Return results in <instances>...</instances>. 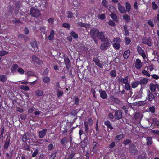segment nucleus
Here are the masks:
<instances>
[{"mask_svg": "<svg viewBox=\"0 0 159 159\" xmlns=\"http://www.w3.org/2000/svg\"><path fill=\"white\" fill-rule=\"evenodd\" d=\"M100 31L97 28H93L91 30L90 32V35L93 39L96 38Z\"/></svg>", "mask_w": 159, "mask_h": 159, "instance_id": "nucleus-1", "label": "nucleus"}, {"mask_svg": "<svg viewBox=\"0 0 159 159\" xmlns=\"http://www.w3.org/2000/svg\"><path fill=\"white\" fill-rule=\"evenodd\" d=\"M30 12L32 16L34 17H37L40 15V11L34 8H31L30 9Z\"/></svg>", "mask_w": 159, "mask_h": 159, "instance_id": "nucleus-2", "label": "nucleus"}, {"mask_svg": "<svg viewBox=\"0 0 159 159\" xmlns=\"http://www.w3.org/2000/svg\"><path fill=\"white\" fill-rule=\"evenodd\" d=\"M97 37L102 42H108V39L105 37L104 33L102 31L99 32Z\"/></svg>", "mask_w": 159, "mask_h": 159, "instance_id": "nucleus-3", "label": "nucleus"}, {"mask_svg": "<svg viewBox=\"0 0 159 159\" xmlns=\"http://www.w3.org/2000/svg\"><path fill=\"white\" fill-rule=\"evenodd\" d=\"M147 96L146 98V100L149 101H152L155 99V96L153 94L151 93L150 91L148 90H147Z\"/></svg>", "mask_w": 159, "mask_h": 159, "instance_id": "nucleus-4", "label": "nucleus"}, {"mask_svg": "<svg viewBox=\"0 0 159 159\" xmlns=\"http://www.w3.org/2000/svg\"><path fill=\"white\" fill-rule=\"evenodd\" d=\"M129 149L130 152L133 155L136 154L138 152V150L135 146L133 144L129 145Z\"/></svg>", "mask_w": 159, "mask_h": 159, "instance_id": "nucleus-5", "label": "nucleus"}, {"mask_svg": "<svg viewBox=\"0 0 159 159\" xmlns=\"http://www.w3.org/2000/svg\"><path fill=\"white\" fill-rule=\"evenodd\" d=\"M122 113L121 111L118 110L115 111L114 114V117L115 119L119 120L122 118Z\"/></svg>", "mask_w": 159, "mask_h": 159, "instance_id": "nucleus-6", "label": "nucleus"}, {"mask_svg": "<svg viewBox=\"0 0 159 159\" xmlns=\"http://www.w3.org/2000/svg\"><path fill=\"white\" fill-rule=\"evenodd\" d=\"M47 130L46 129H44L39 131L38 133L39 137L40 138H43L46 134Z\"/></svg>", "mask_w": 159, "mask_h": 159, "instance_id": "nucleus-7", "label": "nucleus"}, {"mask_svg": "<svg viewBox=\"0 0 159 159\" xmlns=\"http://www.w3.org/2000/svg\"><path fill=\"white\" fill-rule=\"evenodd\" d=\"M129 77L127 76L124 78L120 77L119 78V82L120 84H126L128 82Z\"/></svg>", "mask_w": 159, "mask_h": 159, "instance_id": "nucleus-8", "label": "nucleus"}, {"mask_svg": "<svg viewBox=\"0 0 159 159\" xmlns=\"http://www.w3.org/2000/svg\"><path fill=\"white\" fill-rule=\"evenodd\" d=\"M137 50L138 53L142 56L143 59H145L146 58V56L144 51L139 46L137 47Z\"/></svg>", "mask_w": 159, "mask_h": 159, "instance_id": "nucleus-9", "label": "nucleus"}, {"mask_svg": "<svg viewBox=\"0 0 159 159\" xmlns=\"http://www.w3.org/2000/svg\"><path fill=\"white\" fill-rule=\"evenodd\" d=\"M117 5L118 10L120 13H124L126 12V10L124 7L121 5L120 3H118Z\"/></svg>", "mask_w": 159, "mask_h": 159, "instance_id": "nucleus-10", "label": "nucleus"}, {"mask_svg": "<svg viewBox=\"0 0 159 159\" xmlns=\"http://www.w3.org/2000/svg\"><path fill=\"white\" fill-rule=\"evenodd\" d=\"M142 63L141 61L139 59H137L135 64V67L137 69H139L142 67Z\"/></svg>", "mask_w": 159, "mask_h": 159, "instance_id": "nucleus-11", "label": "nucleus"}, {"mask_svg": "<svg viewBox=\"0 0 159 159\" xmlns=\"http://www.w3.org/2000/svg\"><path fill=\"white\" fill-rule=\"evenodd\" d=\"M107 43H103L100 46V48L102 50H105L109 46V40H108V42H106Z\"/></svg>", "mask_w": 159, "mask_h": 159, "instance_id": "nucleus-12", "label": "nucleus"}, {"mask_svg": "<svg viewBox=\"0 0 159 159\" xmlns=\"http://www.w3.org/2000/svg\"><path fill=\"white\" fill-rule=\"evenodd\" d=\"M93 60L95 63L96 64L101 68H103V66L99 60L97 58H94Z\"/></svg>", "mask_w": 159, "mask_h": 159, "instance_id": "nucleus-13", "label": "nucleus"}, {"mask_svg": "<svg viewBox=\"0 0 159 159\" xmlns=\"http://www.w3.org/2000/svg\"><path fill=\"white\" fill-rule=\"evenodd\" d=\"M88 143V140L86 137L83 141L81 142V146L82 148H84L87 146Z\"/></svg>", "mask_w": 159, "mask_h": 159, "instance_id": "nucleus-14", "label": "nucleus"}, {"mask_svg": "<svg viewBox=\"0 0 159 159\" xmlns=\"http://www.w3.org/2000/svg\"><path fill=\"white\" fill-rule=\"evenodd\" d=\"M32 58V60L34 62L39 64H41L43 63L42 61L35 56H33Z\"/></svg>", "mask_w": 159, "mask_h": 159, "instance_id": "nucleus-15", "label": "nucleus"}, {"mask_svg": "<svg viewBox=\"0 0 159 159\" xmlns=\"http://www.w3.org/2000/svg\"><path fill=\"white\" fill-rule=\"evenodd\" d=\"M142 42L145 44L148 45L149 46L151 45V41L149 39L146 38H144L142 39Z\"/></svg>", "mask_w": 159, "mask_h": 159, "instance_id": "nucleus-16", "label": "nucleus"}, {"mask_svg": "<svg viewBox=\"0 0 159 159\" xmlns=\"http://www.w3.org/2000/svg\"><path fill=\"white\" fill-rule=\"evenodd\" d=\"M10 137L7 136L6 139V142L3 148L5 149H7L8 148L10 143Z\"/></svg>", "mask_w": 159, "mask_h": 159, "instance_id": "nucleus-17", "label": "nucleus"}, {"mask_svg": "<svg viewBox=\"0 0 159 159\" xmlns=\"http://www.w3.org/2000/svg\"><path fill=\"white\" fill-rule=\"evenodd\" d=\"M35 94L37 96H42L43 95V92L41 90L38 89L35 91Z\"/></svg>", "mask_w": 159, "mask_h": 159, "instance_id": "nucleus-18", "label": "nucleus"}, {"mask_svg": "<svg viewBox=\"0 0 159 159\" xmlns=\"http://www.w3.org/2000/svg\"><path fill=\"white\" fill-rule=\"evenodd\" d=\"M146 103V102L145 101H143L136 102L134 103V104L135 106H143Z\"/></svg>", "mask_w": 159, "mask_h": 159, "instance_id": "nucleus-19", "label": "nucleus"}, {"mask_svg": "<svg viewBox=\"0 0 159 159\" xmlns=\"http://www.w3.org/2000/svg\"><path fill=\"white\" fill-rule=\"evenodd\" d=\"M130 52V51L129 50H127L124 52L123 54L124 57L125 59H127L129 55Z\"/></svg>", "mask_w": 159, "mask_h": 159, "instance_id": "nucleus-20", "label": "nucleus"}, {"mask_svg": "<svg viewBox=\"0 0 159 159\" xmlns=\"http://www.w3.org/2000/svg\"><path fill=\"white\" fill-rule=\"evenodd\" d=\"M54 32L53 30H52L50 32V34L48 36V39L50 40H53L54 36Z\"/></svg>", "mask_w": 159, "mask_h": 159, "instance_id": "nucleus-21", "label": "nucleus"}, {"mask_svg": "<svg viewBox=\"0 0 159 159\" xmlns=\"http://www.w3.org/2000/svg\"><path fill=\"white\" fill-rule=\"evenodd\" d=\"M68 142L67 137H64L61 141L60 143L62 145H66V143Z\"/></svg>", "mask_w": 159, "mask_h": 159, "instance_id": "nucleus-22", "label": "nucleus"}, {"mask_svg": "<svg viewBox=\"0 0 159 159\" xmlns=\"http://www.w3.org/2000/svg\"><path fill=\"white\" fill-rule=\"evenodd\" d=\"M18 65L17 64H14L11 69V72L14 73L16 72V69L18 68Z\"/></svg>", "mask_w": 159, "mask_h": 159, "instance_id": "nucleus-23", "label": "nucleus"}, {"mask_svg": "<svg viewBox=\"0 0 159 159\" xmlns=\"http://www.w3.org/2000/svg\"><path fill=\"white\" fill-rule=\"evenodd\" d=\"M150 89L152 92H154L156 91V85L153 83H151L149 85Z\"/></svg>", "mask_w": 159, "mask_h": 159, "instance_id": "nucleus-24", "label": "nucleus"}, {"mask_svg": "<svg viewBox=\"0 0 159 159\" xmlns=\"http://www.w3.org/2000/svg\"><path fill=\"white\" fill-rule=\"evenodd\" d=\"M29 138V134L28 133H25L22 137V140L24 142H26Z\"/></svg>", "mask_w": 159, "mask_h": 159, "instance_id": "nucleus-25", "label": "nucleus"}, {"mask_svg": "<svg viewBox=\"0 0 159 159\" xmlns=\"http://www.w3.org/2000/svg\"><path fill=\"white\" fill-rule=\"evenodd\" d=\"M78 25L81 27L88 28L89 27V24L83 23L81 22H79L77 23Z\"/></svg>", "mask_w": 159, "mask_h": 159, "instance_id": "nucleus-26", "label": "nucleus"}, {"mask_svg": "<svg viewBox=\"0 0 159 159\" xmlns=\"http://www.w3.org/2000/svg\"><path fill=\"white\" fill-rule=\"evenodd\" d=\"M125 7H126V11L129 12L130 11L131 9V5L128 2H126L125 3Z\"/></svg>", "mask_w": 159, "mask_h": 159, "instance_id": "nucleus-27", "label": "nucleus"}, {"mask_svg": "<svg viewBox=\"0 0 159 159\" xmlns=\"http://www.w3.org/2000/svg\"><path fill=\"white\" fill-rule=\"evenodd\" d=\"M148 82V80L146 78H143L141 79L139 82V83L141 85H144L146 84Z\"/></svg>", "mask_w": 159, "mask_h": 159, "instance_id": "nucleus-28", "label": "nucleus"}, {"mask_svg": "<svg viewBox=\"0 0 159 159\" xmlns=\"http://www.w3.org/2000/svg\"><path fill=\"white\" fill-rule=\"evenodd\" d=\"M31 45L35 50L37 49V42L35 40L32 41L31 43Z\"/></svg>", "mask_w": 159, "mask_h": 159, "instance_id": "nucleus-29", "label": "nucleus"}, {"mask_svg": "<svg viewBox=\"0 0 159 159\" xmlns=\"http://www.w3.org/2000/svg\"><path fill=\"white\" fill-rule=\"evenodd\" d=\"M110 98L112 101L114 102L117 104H119L120 102V101L118 98H115L113 96H111Z\"/></svg>", "mask_w": 159, "mask_h": 159, "instance_id": "nucleus-30", "label": "nucleus"}, {"mask_svg": "<svg viewBox=\"0 0 159 159\" xmlns=\"http://www.w3.org/2000/svg\"><path fill=\"white\" fill-rule=\"evenodd\" d=\"M105 125L111 130L113 129V127L111 125V124L110 122L109 121H106L104 122Z\"/></svg>", "mask_w": 159, "mask_h": 159, "instance_id": "nucleus-31", "label": "nucleus"}, {"mask_svg": "<svg viewBox=\"0 0 159 159\" xmlns=\"http://www.w3.org/2000/svg\"><path fill=\"white\" fill-rule=\"evenodd\" d=\"M100 97L103 99H105L107 98V95L105 91H102L100 93Z\"/></svg>", "mask_w": 159, "mask_h": 159, "instance_id": "nucleus-32", "label": "nucleus"}, {"mask_svg": "<svg viewBox=\"0 0 159 159\" xmlns=\"http://www.w3.org/2000/svg\"><path fill=\"white\" fill-rule=\"evenodd\" d=\"M7 78L5 75H0V81L2 82H4L7 80Z\"/></svg>", "mask_w": 159, "mask_h": 159, "instance_id": "nucleus-33", "label": "nucleus"}, {"mask_svg": "<svg viewBox=\"0 0 159 159\" xmlns=\"http://www.w3.org/2000/svg\"><path fill=\"white\" fill-rule=\"evenodd\" d=\"M123 137V135L122 134L118 135L115 138V140L116 141H118L120 140Z\"/></svg>", "mask_w": 159, "mask_h": 159, "instance_id": "nucleus-34", "label": "nucleus"}, {"mask_svg": "<svg viewBox=\"0 0 159 159\" xmlns=\"http://www.w3.org/2000/svg\"><path fill=\"white\" fill-rule=\"evenodd\" d=\"M43 80L44 82L48 83L50 82V80L49 77L45 76L43 78Z\"/></svg>", "mask_w": 159, "mask_h": 159, "instance_id": "nucleus-35", "label": "nucleus"}, {"mask_svg": "<svg viewBox=\"0 0 159 159\" xmlns=\"http://www.w3.org/2000/svg\"><path fill=\"white\" fill-rule=\"evenodd\" d=\"M139 84V82L138 81L133 82L132 83L131 86L133 88H135L137 87Z\"/></svg>", "mask_w": 159, "mask_h": 159, "instance_id": "nucleus-36", "label": "nucleus"}, {"mask_svg": "<svg viewBox=\"0 0 159 159\" xmlns=\"http://www.w3.org/2000/svg\"><path fill=\"white\" fill-rule=\"evenodd\" d=\"M147 144L148 145H151L152 143V138L151 137H147Z\"/></svg>", "mask_w": 159, "mask_h": 159, "instance_id": "nucleus-37", "label": "nucleus"}, {"mask_svg": "<svg viewBox=\"0 0 159 159\" xmlns=\"http://www.w3.org/2000/svg\"><path fill=\"white\" fill-rule=\"evenodd\" d=\"M151 120L152 124L154 125H157L158 121L156 118H152L150 119Z\"/></svg>", "mask_w": 159, "mask_h": 159, "instance_id": "nucleus-38", "label": "nucleus"}, {"mask_svg": "<svg viewBox=\"0 0 159 159\" xmlns=\"http://www.w3.org/2000/svg\"><path fill=\"white\" fill-rule=\"evenodd\" d=\"M114 48L117 49H119L120 47V43H115L113 44Z\"/></svg>", "mask_w": 159, "mask_h": 159, "instance_id": "nucleus-39", "label": "nucleus"}, {"mask_svg": "<svg viewBox=\"0 0 159 159\" xmlns=\"http://www.w3.org/2000/svg\"><path fill=\"white\" fill-rule=\"evenodd\" d=\"M20 87L21 89L25 91H28L30 89L29 87L27 86L21 85Z\"/></svg>", "mask_w": 159, "mask_h": 159, "instance_id": "nucleus-40", "label": "nucleus"}, {"mask_svg": "<svg viewBox=\"0 0 159 159\" xmlns=\"http://www.w3.org/2000/svg\"><path fill=\"white\" fill-rule=\"evenodd\" d=\"M125 43L126 45H129L130 44L131 42L130 39L128 37H125Z\"/></svg>", "mask_w": 159, "mask_h": 159, "instance_id": "nucleus-41", "label": "nucleus"}, {"mask_svg": "<svg viewBox=\"0 0 159 159\" xmlns=\"http://www.w3.org/2000/svg\"><path fill=\"white\" fill-rule=\"evenodd\" d=\"M93 149L95 150L98 148L99 144L96 142H93Z\"/></svg>", "mask_w": 159, "mask_h": 159, "instance_id": "nucleus-42", "label": "nucleus"}, {"mask_svg": "<svg viewBox=\"0 0 159 159\" xmlns=\"http://www.w3.org/2000/svg\"><path fill=\"white\" fill-rule=\"evenodd\" d=\"M73 98L74 99V102L75 103L76 105H79V99L78 97L77 96H74V97Z\"/></svg>", "mask_w": 159, "mask_h": 159, "instance_id": "nucleus-43", "label": "nucleus"}, {"mask_svg": "<svg viewBox=\"0 0 159 159\" xmlns=\"http://www.w3.org/2000/svg\"><path fill=\"white\" fill-rule=\"evenodd\" d=\"M132 142L129 139H127L125 140L123 142V144L125 146H126L127 145L129 144Z\"/></svg>", "mask_w": 159, "mask_h": 159, "instance_id": "nucleus-44", "label": "nucleus"}, {"mask_svg": "<svg viewBox=\"0 0 159 159\" xmlns=\"http://www.w3.org/2000/svg\"><path fill=\"white\" fill-rule=\"evenodd\" d=\"M124 29L125 35V36H128L129 35V32L127 29V27L126 25H124Z\"/></svg>", "mask_w": 159, "mask_h": 159, "instance_id": "nucleus-45", "label": "nucleus"}, {"mask_svg": "<svg viewBox=\"0 0 159 159\" xmlns=\"http://www.w3.org/2000/svg\"><path fill=\"white\" fill-rule=\"evenodd\" d=\"M115 43H120L121 42V39L119 37L114 38L113 40Z\"/></svg>", "mask_w": 159, "mask_h": 159, "instance_id": "nucleus-46", "label": "nucleus"}, {"mask_svg": "<svg viewBox=\"0 0 159 159\" xmlns=\"http://www.w3.org/2000/svg\"><path fill=\"white\" fill-rule=\"evenodd\" d=\"M71 35L75 39H77L78 37V35L74 31H72L71 32Z\"/></svg>", "mask_w": 159, "mask_h": 159, "instance_id": "nucleus-47", "label": "nucleus"}, {"mask_svg": "<svg viewBox=\"0 0 159 159\" xmlns=\"http://www.w3.org/2000/svg\"><path fill=\"white\" fill-rule=\"evenodd\" d=\"M23 148L24 149L27 150L28 151H31V152H32V150H31V149L29 148V146L27 144H25L23 146Z\"/></svg>", "mask_w": 159, "mask_h": 159, "instance_id": "nucleus-48", "label": "nucleus"}, {"mask_svg": "<svg viewBox=\"0 0 159 159\" xmlns=\"http://www.w3.org/2000/svg\"><path fill=\"white\" fill-rule=\"evenodd\" d=\"M123 17L124 19L126 21H129L130 20L129 16L127 14L123 15Z\"/></svg>", "mask_w": 159, "mask_h": 159, "instance_id": "nucleus-49", "label": "nucleus"}, {"mask_svg": "<svg viewBox=\"0 0 159 159\" xmlns=\"http://www.w3.org/2000/svg\"><path fill=\"white\" fill-rule=\"evenodd\" d=\"M125 84V88L126 90H129L130 89V86L128 82Z\"/></svg>", "mask_w": 159, "mask_h": 159, "instance_id": "nucleus-50", "label": "nucleus"}, {"mask_svg": "<svg viewBox=\"0 0 159 159\" xmlns=\"http://www.w3.org/2000/svg\"><path fill=\"white\" fill-rule=\"evenodd\" d=\"M98 17L101 20H104L105 18V15L104 14H99L98 15Z\"/></svg>", "mask_w": 159, "mask_h": 159, "instance_id": "nucleus-51", "label": "nucleus"}, {"mask_svg": "<svg viewBox=\"0 0 159 159\" xmlns=\"http://www.w3.org/2000/svg\"><path fill=\"white\" fill-rule=\"evenodd\" d=\"M27 75L29 76H35V73L33 72L28 71L27 73Z\"/></svg>", "mask_w": 159, "mask_h": 159, "instance_id": "nucleus-52", "label": "nucleus"}, {"mask_svg": "<svg viewBox=\"0 0 159 159\" xmlns=\"http://www.w3.org/2000/svg\"><path fill=\"white\" fill-rule=\"evenodd\" d=\"M84 128H85V131L86 132H88V131H89V128H88V123L86 122H84Z\"/></svg>", "mask_w": 159, "mask_h": 159, "instance_id": "nucleus-53", "label": "nucleus"}, {"mask_svg": "<svg viewBox=\"0 0 159 159\" xmlns=\"http://www.w3.org/2000/svg\"><path fill=\"white\" fill-rule=\"evenodd\" d=\"M111 17L115 21L117 20V17L116 15L113 13H111L110 14Z\"/></svg>", "mask_w": 159, "mask_h": 159, "instance_id": "nucleus-54", "label": "nucleus"}, {"mask_svg": "<svg viewBox=\"0 0 159 159\" xmlns=\"http://www.w3.org/2000/svg\"><path fill=\"white\" fill-rule=\"evenodd\" d=\"M152 8L154 10H156L158 8V6L155 4V2H152Z\"/></svg>", "mask_w": 159, "mask_h": 159, "instance_id": "nucleus-55", "label": "nucleus"}, {"mask_svg": "<svg viewBox=\"0 0 159 159\" xmlns=\"http://www.w3.org/2000/svg\"><path fill=\"white\" fill-rule=\"evenodd\" d=\"M12 22L13 23L16 25L19 24H22V22H21L20 21L16 19H14L13 20H12Z\"/></svg>", "mask_w": 159, "mask_h": 159, "instance_id": "nucleus-56", "label": "nucleus"}, {"mask_svg": "<svg viewBox=\"0 0 159 159\" xmlns=\"http://www.w3.org/2000/svg\"><path fill=\"white\" fill-rule=\"evenodd\" d=\"M60 87L59 83V82H57L55 84V89L56 91L60 90Z\"/></svg>", "mask_w": 159, "mask_h": 159, "instance_id": "nucleus-57", "label": "nucleus"}, {"mask_svg": "<svg viewBox=\"0 0 159 159\" xmlns=\"http://www.w3.org/2000/svg\"><path fill=\"white\" fill-rule=\"evenodd\" d=\"M17 71L21 74H23L24 73L25 71L24 70L20 68H19L17 69Z\"/></svg>", "mask_w": 159, "mask_h": 159, "instance_id": "nucleus-58", "label": "nucleus"}, {"mask_svg": "<svg viewBox=\"0 0 159 159\" xmlns=\"http://www.w3.org/2000/svg\"><path fill=\"white\" fill-rule=\"evenodd\" d=\"M110 75L113 77H115L116 75V71L114 70H112L110 72Z\"/></svg>", "mask_w": 159, "mask_h": 159, "instance_id": "nucleus-59", "label": "nucleus"}, {"mask_svg": "<svg viewBox=\"0 0 159 159\" xmlns=\"http://www.w3.org/2000/svg\"><path fill=\"white\" fill-rule=\"evenodd\" d=\"M64 61L66 66H68L70 63V60L68 58H66L64 59Z\"/></svg>", "mask_w": 159, "mask_h": 159, "instance_id": "nucleus-60", "label": "nucleus"}, {"mask_svg": "<svg viewBox=\"0 0 159 159\" xmlns=\"http://www.w3.org/2000/svg\"><path fill=\"white\" fill-rule=\"evenodd\" d=\"M8 53V52L6 51H0V56H3Z\"/></svg>", "mask_w": 159, "mask_h": 159, "instance_id": "nucleus-61", "label": "nucleus"}, {"mask_svg": "<svg viewBox=\"0 0 159 159\" xmlns=\"http://www.w3.org/2000/svg\"><path fill=\"white\" fill-rule=\"evenodd\" d=\"M66 14L67 15V17L68 18H72L73 16V14L70 11H67Z\"/></svg>", "mask_w": 159, "mask_h": 159, "instance_id": "nucleus-62", "label": "nucleus"}, {"mask_svg": "<svg viewBox=\"0 0 159 159\" xmlns=\"http://www.w3.org/2000/svg\"><path fill=\"white\" fill-rule=\"evenodd\" d=\"M57 96L58 97H59L61 96L63 94V92L60 91V90L57 91Z\"/></svg>", "mask_w": 159, "mask_h": 159, "instance_id": "nucleus-63", "label": "nucleus"}, {"mask_svg": "<svg viewBox=\"0 0 159 159\" xmlns=\"http://www.w3.org/2000/svg\"><path fill=\"white\" fill-rule=\"evenodd\" d=\"M137 159H146L145 154H142L140 155H139Z\"/></svg>", "mask_w": 159, "mask_h": 159, "instance_id": "nucleus-64", "label": "nucleus"}]
</instances>
